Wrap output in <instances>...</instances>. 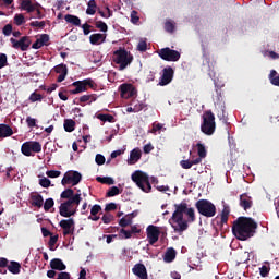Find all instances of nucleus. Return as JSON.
I'll return each mask as SVG.
<instances>
[{
  "label": "nucleus",
  "instance_id": "1",
  "mask_svg": "<svg viewBox=\"0 0 279 279\" xmlns=\"http://www.w3.org/2000/svg\"><path fill=\"white\" fill-rule=\"evenodd\" d=\"M60 197L65 201L59 206V215L66 219H62L59 222V226L63 230V236H69V234H73V232H75V219L71 217H75V215H77V207L82 203V193L78 190L75 194L73 189H65L60 194Z\"/></svg>",
  "mask_w": 279,
  "mask_h": 279
},
{
  "label": "nucleus",
  "instance_id": "2",
  "mask_svg": "<svg viewBox=\"0 0 279 279\" xmlns=\"http://www.w3.org/2000/svg\"><path fill=\"white\" fill-rule=\"evenodd\" d=\"M258 230V223L254 221V218L241 216L233 221L232 234L238 241H247L256 234Z\"/></svg>",
  "mask_w": 279,
  "mask_h": 279
},
{
  "label": "nucleus",
  "instance_id": "3",
  "mask_svg": "<svg viewBox=\"0 0 279 279\" xmlns=\"http://www.w3.org/2000/svg\"><path fill=\"white\" fill-rule=\"evenodd\" d=\"M175 210L172 214L171 221L172 228L174 232L178 234H182V232H186L189 230V222L184 220V209L186 206L184 205H174Z\"/></svg>",
  "mask_w": 279,
  "mask_h": 279
},
{
  "label": "nucleus",
  "instance_id": "4",
  "mask_svg": "<svg viewBox=\"0 0 279 279\" xmlns=\"http://www.w3.org/2000/svg\"><path fill=\"white\" fill-rule=\"evenodd\" d=\"M203 122L201 124V131L206 136H213L215 134V130H217V123L215 122V113L213 111L207 110L202 116Z\"/></svg>",
  "mask_w": 279,
  "mask_h": 279
},
{
  "label": "nucleus",
  "instance_id": "5",
  "mask_svg": "<svg viewBox=\"0 0 279 279\" xmlns=\"http://www.w3.org/2000/svg\"><path fill=\"white\" fill-rule=\"evenodd\" d=\"M134 56H132V53H130L124 48H119L113 52V62H116V64H119L120 71H125L129 64H132Z\"/></svg>",
  "mask_w": 279,
  "mask_h": 279
},
{
  "label": "nucleus",
  "instance_id": "6",
  "mask_svg": "<svg viewBox=\"0 0 279 279\" xmlns=\"http://www.w3.org/2000/svg\"><path fill=\"white\" fill-rule=\"evenodd\" d=\"M131 180L136 183V186L144 193H151V183H149V175L147 173L137 170L132 173Z\"/></svg>",
  "mask_w": 279,
  "mask_h": 279
},
{
  "label": "nucleus",
  "instance_id": "7",
  "mask_svg": "<svg viewBox=\"0 0 279 279\" xmlns=\"http://www.w3.org/2000/svg\"><path fill=\"white\" fill-rule=\"evenodd\" d=\"M195 208L203 217H215L217 215V207L208 199H199L195 203Z\"/></svg>",
  "mask_w": 279,
  "mask_h": 279
},
{
  "label": "nucleus",
  "instance_id": "8",
  "mask_svg": "<svg viewBox=\"0 0 279 279\" xmlns=\"http://www.w3.org/2000/svg\"><path fill=\"white\" fill-rule=\"evenodd\" d=\"M71 87L74 88L70 90L71 95H80V93H86L88 88L95 90L97 88V84H95V81H93V78H85L83 81L73 82L71 84Z\"/></svg>",
  "mask_w": 279,
  "mask_h": 279
},
{
  "label": "nucleus",
  "instance_id": "9",
  "mask_svg": "<svg viewBox=\"0 0 279 279\" xmlns=\"http://www.w3.org/2000/svg\"><path fill=\"white\" fill-rule=\"evenodd\" d=\"M21 151L23 156L29 157L32 156V151L34 154H40L43 151V145L40 144V142L36 141L25 142L21 146Z\"/></svg>",
  "mask_w": 279,
  "mask_h": 279
},
{
  "label": "nucleus",
  "instance_id": "10",
  "mask_svg": "<svg viewBox=\"0 0 279 279\" xmlns=\"http://www.w3.org/2000/svg\"><path fill=\"white\" fill-rule=\"evenodd\" d=\"M158 56L166 62H178V60L181 58V54L178 50L171 49L169 47L158 50Z\"/></svg>",
  "mask_w": 279,
  "mask_h": 279
},
{
  "label": "nucleus",
  "instance_id": "11",
  "mask_svg": "<svg viewBox=\"0 0 279 279\" xmlns=\"http://www.w3.org/2000/svg\"><path fill=\"white\" fill-rule=\"evenodd\" d=\"M82 182V173L70 170L64 173L63 179L61 180L62 186H66V184H72V186H77V184Z\"/></svg>",
  "mask_w": 279,
  "mask_h": 279
},
{
  "label": "nucleus",
  "instance_id": "12",
  "mask_svg": "<svg viewBox=\"0 0 279 279\" xmlns=\"http://www.w3.org/2000/svg\"><path fill=\"white\" fill-rule=\"evenodd\" d=\"M10 43L13 49H21V51H27L29 49V46L32 45V39H29L28 36H23L20 38V40L11 37Z\"/></svg>",
  "mask_w": 279,
  "mask_h": 279
},
{
  "label": "nucleus",
  "instance_id": "13",
  "mask_svg": "<svg viewBox=\"0 0 279 279\" xmlns=\"http://www.w3.org/2000/svg\"><path fill=\"white\" fill-rule=\"evenodd\" d=\"M173 75H175V71L170 65L166 66L162 70V75L159 80L158 86H169L171 82H173Z\"/></svg>",
  "mask_w": 279,
  "mask_h": 279
},
{
  "label": "nucleus",
  "instance_id": "14",
  "mask_svg": "<svg viewBox=\"0 0 279 279\" xmlns=\"http://www.w3.org/2000/svg\"><path fill=\"white\" fill-rule=\"evenodd\" d=\"M146 234L149 245H154L160 239V229L157 226L150 225L146 228Z\"/></svg>",
  "mask_w": 279,
  "mask_h": 279
},
{
  "label": "nucleus",
  "instance_id": "15",
  "mask_svg": "<svg viewBox=\"0 0 279 279\" xmlns=\"http://www.w3.org/2000/svg\"><path fill=\"white\" fill-rule=\"evenodd\" d=\"M119 89L122 99H130V97H134L136 95V88L132 84L124 83L120 85Z\"/></svg>",
  "mask_w": 279,
  "mask_h": 279
},
{
  "label": "nucleus",
  "instance_id": "16",
  "mask_svg": "<svg viewBox=\"0 0 279 279\" xmlns=\"http://www.w3.org/2000/svg\"><path fill=\"white\" fill-rule=\"evenodd\" d=\"M132 272L140 279H149L147 275V267L144 264H135Z\"/></svg>",
  "mask_w": 279,
  "mask_h": 279
},
{
  "label": "nucleus",
  "instance_id": "17",
  "mask_svg": "<svg viewBox=\"0 0 279 279\" xmlns=\"http://www.w3.org/2000/svg\"><path fill=\"white\" fill-rule=\"evenodd\" d=\"M174 206H185V208L183 210V215H186L189 223H194L196 218H195V209L193 207L189 208V204H186V202H181L180 204H174Z\"/></svg>",
  "mask_w": 279,
  "mask_h": 279
},
{
  "label": "nucleus",
  "instance_id": "18",
  "mask_svg": "<svg viewBox=\"0 0 279 279\" xmlns=\"http://www.w3.org/2000/svg\"><path fill=\"white\" fill-rule=\"evenodd\" d=\"M36 8H40V3H32V0H22L21 1V9L27 12L28 14H32V12L36 11Z\"/></svg>",
  "mask_w": 279,
  "mask_h": 279
},
{
  "label": "nucleus",
  "instance_id": "19",
  "mask_svg": "<svg viewBox=\"0 0 279 279\" xmlns=\"http://www.w3.org/2000/svg\"><path fill=\"white\" fill-rule=\"evenodd\" d=\"M254 205V202L252 201V196L247 195V193L240 195V206L244 210H250L252 206Z\"/></svg>",
  "mask_w": 279,
  "mask_h": 279
},
{
  "label": "nucleus",
  "instance_id": "20",
  "mask_svg": "<svg viewBox=\"0 0 279 279\" xmlns=\"http://www.w3.org/2000/svg\"><path fill=\"white\" fill-rule=\"evenodd\" d=\"M50 268L56 271H64L66 270V265L60 258H53L50 260Z\"/></svg>",
  "mask_w": 279,
  "mask_h": 279
},
{
  "label": "nucleus",
  "instance_id": "21",
  "mask_svg": "<svg viewBox=\"0 0 279 279\" xmlns=\"http://www.w3.org/2000/svg\"><path fill=\"white\" fill-rule=\"evenodd\" d=\"M14 134V130H12V126L10 124H0V138H8Z\"/></svg>",
  "mask_w": 279,
  "mask_h": 279
},
{
  "label": "nucleus",
  "instance_id": "22",
  "mask_svg": "<svg viewBox=\"0 0 279 279\" xmlns=\"http://www.w3.org/2000/svg\"><path fill=\"white\" fill-rule=\"evenodd\" d=\"M45 204V199L40 194H32L31 195V206L34 208H40Z\"/></svg>",
  "mask_w": 279,
  "mask_h": 279
},
{
  "label": "nucleus",
  "instance_id": "23",
  "mask_svg": "<svg viewBox=\"0 0 279 279\" xmlns=\"http://www.w3.org/2000/svg\"><path fill=\"white\" fill-rule=\"evenodd\" d=\"M142 156H143V154L141 153V149L134 148L130 154L128 165H136V162H138V160L142 158Z\"/></svg>",
  "mask_w": 279,
  "mask_h": 279
},
{
  "label": "nucleus",
  "instance_id": "24",
  "mask_svg": "<svg viewBox=\"0 0 279 279\" xmlns=\"http://www.w3.org/2000/svg\"><path fill=\"white\" fill-rule=\"evenodd\" d=\"M90 45H101V43H106V35L101 33H95L89 36Z\"/></svg>",
  "mask_w": 279,
  "mask_h": 279
},
{
  "label": "nucleus",
  "instance_id": "25",
  "mask_svg": "<svg viewBox=\"0 0 279 279\" xmlns=\"http://www.w3.org/2000/svg\"><path fill=\"white\" fill-rule=\"evenodd\" d=\"M64 21L70 23V25H74V27H82V20L73 14H66L64 16Z\"/></svg>",
  "mask_w": 279,
  "mask_h": 279
},
{
  "label": "nucleus",
  "instance_id": "26",
  "mask_svg": "<svg viewBox=\"0 0 279 279\" xmlns=\"http://www.w3.org/2000/svg\"><path fill=\"white\" fill-rule=\"evenodd\" d=\"M163 260L165 263H173L175 260V248H168L165 253Z\"/></svg>",
  "mask_w": 279,
  "mask_h": 279
},
{
  "label": "nucleus",
  "instance_id": "27",
  "mask_svg": "<svg viewBox=\"0 0 279 279\" xmlns=\"http://www.w3.org/2000/svg\"><path fill=\"white\" fill-rule=\"evenodd\" d=\"M93 101H97V94L83 95V96L80 97V102L81 104L92 105Z\"/></svg>",
  "mask_w": 279,
  "mask_h": 279
},
{
  "label": "nucleus",
  "instance_id": "28",
  "mask_svg": "<svg viewBox=\"0 0 279 279\" xmlns=\"http://www.w3.org/2000/svg\"><path fill=\"white\" fill-rule=\"evenodd\" d=\"M8 271L13 275L21 274V264L19 262H10L8 266Z\"/></svg>",
  "mask_w": 279,
  "mask_h": 279
},
{
  "label": "nucleus",
  "instance_id": "29",
  "mask_svg": "<svg viewBox=\"0 0 279 279\" xmlns=\"http://www.w3.org/2000/svg\"><path fill=\"white\" fill-rule=\"evenodd\" d=\"M97 12V2L95 0H89L87 3L86 14L89 16L95 15Z\"/></svg>",
  "mask_w": 279,
  "mask_h": 279
},
{
  "label": "nucleus",
  "instance_id": "30",
  "mask_svg": "<svg viewBox=\"0 0 279 279\" xmlns=\"http://www.w3.org/2000/svg\"><path fill=\"white\" fill-rule=\"evenodd\" d=\"M97 119H99V121H102L104 123H114V116L109 113H100L97 116Z\"/></svg>",
  "mask_w": 279,
  "mask_h": 279
},
{
  "label": "nucleus",
  "instance_id": "31",
  "mask_svg": "<svg viewBox=\"0 0 279 279\" xmlns=\"http://www.w3.org/2000/svg\"><path fill=\"white\" fill-rule=\"evenodd\" d=\"M269 81L272 86H279V74L276 70L270 71Z\"/></svg>",
  "mask_w": 279,
  "mask_h": 279
},
{
  "label": "nucleus",
  "instance_id": "32",
  "mask_svg": "<svg viewBox=\"0 0 279 279\" xmlns=\"http://www.w3.org/2000/svg\"><path fill=\"white\" fill-rule=\"evenodd\" d=\"M228 217H230V207L225 206L221 213L220 223H228Z\"/></svg>",
  "mask_w": 279,
  "mask_h": 279
},
{
  "label": "nucleus",
  "instance_id": "33",
  "mask_svg": "<svg viewBox=\"0 0 279 279\" xmlns=\"http://www.w3.org/2000/svg\"><path fill=\"white\" fill-rule=\"evenodd\" d=\"M197 154L201 158H206L208 151L206 150V146L202 143L196 144Z\"/></svg>",
  "mask_w": 279,
  "mask_h": 279
},
{
  "label": "nucleus",
  "instance_id": "34",
  "mask_svg": "<svg viewBox=\"0 0 279 279\" xmlns=\"http://www.w3.org/2000/svg\"><path fill=\"white\" fill-rule=\"evenodd\" d=\"M63 128L65 132H73L75 130V122L72 119L64 120Z\"/></svg>",
  "mask_w": 279,
  "mask_h": 279
},
{
  "label": "nucleus",
  "instance_id": "35",
  "mask_svg": "<svg viewBox=\"0 0 279 279\" xmlns=\"http://www.w3.org/2000/svg\"><path fill=\"white\" fill-rule=\"evenodd\" d=\"M97 182H100V184H108L109 186H112L114 184V179L111 177H97Z\"/></svg>",
  "mask_w": 279,
  "mask_h": 279
},
{
  "label": "nucleus",
  "instance_id": "36",
  "mask_svg": "<svg viewBox=\"0 0 279 279\" xmlns=\"http://www.w3.org/2000/svg\"><path fill=\"white\" fill-rule=\"evenodd\" d=\"M119 226L121 228H128V226H132V216H125L123 218L120 219L119 221Z\"/></svg>",
  "mask_w": 279,
  "mask_h": 279
},
{
  "label": "nucleus",
  "instance_id": "37",
  "mask_svg": "<svg viewBox=\"0 0 279 279\" xmlns=\"http://www.w3.org/2000/svg\"><path fill=\"white\" fill-rule=\"evenodd\" d=\"M53 206H56V201H53V198H47L44 203V210L49 213Z\"/></svg>",
  "mask_w": 279,
  "mask_h": 279
},
{
  "label": "nucleus",
  "instance_id": "38",
  "mask_svg": "<svg viewBox=\"0 0 279 279\" xmlns=\"http://www.w3.org/2000/svg\"><path fill=\"white\" fill-rule=\"evenodd\" d=\"M15 25L20 27V25H25V15L23 14H15L13 19Z\"/></svg>",
  "mask_w": 279,
  "mask_h": 279
},
{
  "label": "nucleus",
  "instance_id": "39",
  "mask_svg": "<svg viewBox=\"0 0 279 279\" xmlns=\"http://www.w3.org/2000/svg\"><path fill=\"white\" fill-rule=\"evenodd\" d=\"M28 100L32 102V104H36V101H43V95L34 92L31 94Z\"/></svg>",
  "mask_w": 279,
  "mask_h": 279
},
{
  "label": "nucleus",
  "instance_id": "40",
  "mask_svg": "<svg viewBox=\"0 0 279 279\" xmlns=\"http://www.w3.org/2000/svg\"><path fill=\"white\" fill-rule=\"evenodd\" d=\"M120 194H121V190H119V187H117V186H112L107 192V197H114V196L120 195Z\"/></svg>",
  "mask_w": 279,
  "mask_h": 279
},
{
  "label": "nucleus",
  "instance_id": "41",
  "mask_svg": "<svg viewBox=\"0 0 279 279\" xmlns=\"http://www.w3.org/2000/svg\"><path fill=\"white\" fill-rule=\"evenodd\" d=\"M165 31L169 34H173V32H175V24H173L171 21H167L165 23Z\"/></svg>",
  "mask_w": 279,
  "mask_h": 279
},
{
  "label": "nucleus",
  "instance_id": "42",
  "mask_svg": "<svg viewBox=\"0 0 279 279\" xmlns=\"http://www.w3.org/2000/svg\"><path fill=\"white\" fill-rule=\"evenodd\" d=\"M269 271H271V268L269 266L264 265L259 268V274L262 278H267L269 276Z\"/></svg>",
  "mask_w": 279,
  "mask_h": 279
},
{
  "label": "nucleus",
  "instance_id": "43",
  "mask_svg": "<svg viewBox=\"0 0 279 279\" xmlns=\"http://www.w3.org/2000/svg\"><path fill=\"white\" fill-rule=\"evenodd\" d=\"M54 71L60 74L69 73V69L66 68V64H59L54 66Z\"/></svg>",
  "mask_w": 279,
  "mask_h": 279
},
{
  "label": "nucleus",
  "instance_id": "44",
  "mask_svg": "<svg viewBox=\"0 0 279 279\" xmlns=\"http://www.w3.org/2000/svg\"><path fill=\"white\" fill-rule=\"evenodd\" d=\"M95 25H96L97 29H99L100 32H105V33L108 32V24H106V22L97 21L95 23Z\"/></svg>",
  "mask_w": 279,
  "mask_h": 279
},
{
  "label": "nucleus",
  "instance_id": "45",
  "mask_svg": "<svg viewBox=\"0 0 279 279\" xmlns=\"http://www.w3.org/2000/svg\"><path fill=\"white\" fill-rule=\"evenodd\" d=\"M221 101H223V89H221L220 87H217L216 88V102L221 104Z\"/></svg>",
  "mask_w": 279,
  "mask_h": 279
},
{
  "label": "nucleus",
  "instance_id": "46",
  "mask_svg": "<svg viewBox=\"0 0 279 279\" xmlns=\"http://www.w3.org/2000/svg\"><path fill=\"white\" fill-rule=\"evenodd\" d=\"M114 219V216L112 214H105L102 217H101V221L106 225L108 223H112V220Z\"/></svg>",
  "mask_w": 279,
  "mask_h": 279
},
{
  "label": "nucleus",
  "instance_id": "47",
  "mask_svg": "<svg viewBox=\"0 0 279 279\" xmlns=\"http://www.w3.org/2000/svg\"><path fill=\"white\" fill-rule=\"evenodd\" d=\"M45 25H47L45 21H33L29 23L31 27H39V29H45Z\"/></svg>",
  "mask_w": 279,
  "mask_h": 279
},
{
  "label": "nucleus",
  "instance_id": "48",
  "mask_svg": "<svg viewBox=\"0 0 279 279\" xmlns=\"http://www.w3.org/2000/svg\"><path fill=\"white\" fill-rule=\"evenodd\" d=\"M39 184L40 186H43V189H49L51 186V180L44 177L43 179L39 180Z\"/></svg>",
  "mask_w": 279,
  "mask_h": 279
},
{
  "label": "nucleus",
  "instance_id": "49",
  "mask_svg": "<svg viewBox=\"0 0 279 279\" xmlns=\"http://www.w3.org/2000/svg\"><path fill=\"white\" fill-rule=\"evenodd\" d=\"M140 21H141V17H138V12L136 10H133L131 12V23L136 25V23H138Z\"/></svg>",
  "mask_w": 279,
  "mask_h": 279
},
{
  "label": "nucleus",
  "instance_id": "50",
  "mask_svg": "<svg viewBox=\"0 0 279 279\" xmlns=\"http://www.w3.org/2000/svg\"><path fill=\"white\" fill-rule=\"evenodd\" d=\"M46 175L48 178H60V175H62V172L58 171V170H48L46 172Z\"/></svg>",
  "mask_w": 279,
  "mask_h": 279
},
{
  "label": "nucleus",
  "instance_id": "51",
  "mask_svg": "<svg viewBox=\"0 0 279 279\" xmlns=\"http://www.w3.org/2000/svg\"><path fill=\"white\" fill-rule=\"evenodd\" d=\"M8 66V56L5 53H0V69Z\"/></svg>",
  "mask_w": 279,
  "mask_h": 279
},
{
  "label": "nucleus",
  "instance_id": "52",
  "mask_svg": "<svg viewBox=\"0 0 279 279\" xmlns=\"http://www.w3.org/2000/svg\"><path fill=\"white\" fill-rule=\"evenodd\" d=\"M96 165H106V157H104V155L101 154H97L96 158H95Z\"/></svg>",
  "mask_w": 279,
  "mask_h": 279
},
{
  "label": "nucleus",
  "instance_id": "53",
  "mask_svg": "<svg viewBox=\"0 0 279 279\" xmlns=\"http://www.w3.org/2000/svg\"><path fill=\"white\" fill-rule=\"evenodd\" d=\"M2 34H4V36H11V34H12V24L4 25V27L2 28Z\"/></svg>",
  "mask_w": 279,
  "mask_h": 279
},
{
  "label": "nucleus",
  "instance_id": "54",
  "mask_svg": "<svg viewBox=\"0 0 279 279\" xmlns=\"http://www.w3.org/2000/svg\"><path fill=\"white\" fill-rule=\"evenodd\" d=\"M99 213H101V205H94L90 209V215L95 216V215H99Z\"/></svg>",
  "mask_w": 279,
  "mask_h": 279
},
{
  "label": "nucleus",
  "instance_id": "55",
  "mask_svg": "<svg viewBox=\"0 0 279 279\" xmlns=\"http://www.w3.org/2000/svg\"><path fill=\"white\" fill-rule=\"evenodd\" d=\"M182 169H191L193 167V162L191 160H181L180 162Z\"/></svg>",
  "mask_w": 279,
  "mask_h": 279
},
{
  "label": "nucleus",
  "instance_id": "56",
  "mask_svg": "<svg viewBox=\"0 0 279 279\" xmlns=\"http://www.w3.org/2000/svg\"><path fill=\"white\" fill-rule=\"evenodd\" d=\"M123 234L122 239H132V231H128L125 229L120 230V236Z\"/></svg>",
  "mask_w": 279,
  "mask_h": 279
},
{
  "label": "nucleus",
  "instance_id": "57",
  "mask_svg": "<svg viewBox=\"0 0 279 279\" xmlns=\"http://www.w3.org/2000/svg\"><path fill=\"white\" fill-rule=\"evenodd\" d=\"M81 27L83 29L84 36H88V34H90V28L93 26L90 24H88V23H85Z\"/></svg>",
  "mask_w": 279,
  "mask_h": 279
},
{
  "label": "nucleus",
  "instance_id": "58",
  "mask_svg": "<svg viewBox=\"0 0 279 279\" xmlns=\"http://www.w3.org/2000/svg\"><path fill=\"white\" fill-rule=\"evenodd\" d=\"M137 50L138 51H147V41L142 40L137 45Z\"/></svg>",
  "mask_w": 279,
  "mask_h": 279
},
{
  "label": "nucleus",
  "instance_id": "59",
  "mask_svg": "<svg viewBox=\"0 0 279 279\" xmlns=\"http://www.w3.org/2000/svg\"><path fill=\"white\" fill-rule=\"evenodd\" d=\"M112 210H117V204L114 203H108L105 207L106 213H110Z\"/></svg>",
  "mask_w": 279,
  "mask_h": 279
},
{
  "label": "nucleus",
  "instance_id": "60",
  "mask_svg": "<svg viewBox=\"0 0 279 279\" xmlns=\"http://www.w3.org/2000/svg\"><path fill=\"white\" fill-rule=\"evenodd\" d=\"M26 123H27L28 128H36V119H34L32 117L26 118Z\"/></svg>",
  "mask_w": 279,
  "mask_h": 279
},
{
  "label": "nucleus",
  "instance_id": "61",
  "mask_svg": "<svg viewBox=\"0 0 279 279\" xmlns=\"http://www.w3.org/2000/svg\"><path fill=\"white\" fill-rule=\"evenodd\" d=\"M122 154H125V148L112 151L111 158H118V156H122Z\"/></svg>",
  "mask_w": 279,
  "mask_h": 279
},
{
  "label": "nucleus",
  "instance_id": "62",
  "mask_svg": "<svg viewBox=\"0 0 279 279\" xmlns=\"http://www.w3.org/2000/svg\"><path fill=\"white\" fill-rule=\"evenodd\" d=\"M39 41H41V45H47V43H49V36L47 34H41L39 37Z\"/></svg>",
  "mask_w": 279,
  "mask_h": 279
},
{
  "label": "nucleus",
  "instance_id": "63",
  "mask_svg": "<svg viewBox=\"0 0 279 279\" xmlns=\"http://www.w3.org/2000/svg\"><path fill=\"white\" fill-rule=\"evenodd\" d=\"M58 243V235H52L50 236V240H49V246H50V250H53V245H56Z\"/></svg>",
  "mask_w": 279,
  "mask_h": 279
},
{
  "label": "nucleus",
  "instance_id": "64",
  "mask_svg": "<svg viewBox=\"0 0 279 279\" xmlns=\"http://www.w3.org/2000/svg\"><path fill=\"white\" fill-rule=\"evenodd\" d=\"M154 151V146L151 144H146L144 146V154H151Z\"/></svg>",
  "mask_w": 279,
  "mask_h": 279
}]
</instances>
